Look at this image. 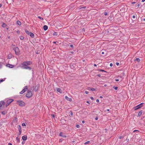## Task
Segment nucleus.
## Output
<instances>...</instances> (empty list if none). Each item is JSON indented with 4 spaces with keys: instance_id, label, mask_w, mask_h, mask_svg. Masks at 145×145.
Here are the masks:
<instances>
[{
    "instance_id": "nucleus-22",
    "label": "nucleus",
    "mask_w": 145,
    "mask_h": 145,
    "mask_svg": "<svg viewBox=\"0 0 145 145\" xmlns=\"http://www.w3.org/2000/svg\"><path fill=\"white\" fill-rule=\"evenodd\" d=\"M57 33L56 32H54L53 33V35L54 36H57Z\"/></svg>"
},
{
    "instance_id": "nucleus-14",
    "label": "nucleus",
    "mask_w": 145,
    "mask_h": 145,
    "mask_svg": "<svg viewBox=\"0 0 145 145\" xmlns=\"http://www.w3.org/2000/svg\"><path fill=\"white\" fill-rule=\"evenodd\" d=\"M48 28V26L46 25H44L43 26V29L44 31L46 30Z\"/></svg>"
},
{
    "instance_id": "nucleus-62",
    "label": "nucleus",
    "mask_w": 145,
    "mask_h": 145,
    "mask_svg": "<svg viewBox=\"0 0 145 145\" xmlns=\"http://www.w3.org/2000/svg\"><path fill=\"white\" fill-rule=\"evenodd\" d=\"M82 30L84 31H85V29L84 28H83V29H82Z\"/></svg>"
},
{
    "instance_id": "nucleus-37",
    "label": "nucleus",
    "mask_w": 145,
    "mask_h": 145,
    "mask_svg": "<svg viewBox=\"0 0 145 145\" xmlns=\"http://www.w3.org/2000/svg\"><path fill=\"white\" fill-rule=\"evenodd\" d=\"M141 5L140 3H138L137 4V6L138 7H140L141 6Z\"/></svg>"
},
{
    "instance_id": "nucleus-27",
    "label": "nucleus",
    "mask_w": 145,
    "mask_h": 145,
    "mask_svg": "<svg viewBox=\"0 0 145 145\" xmlns=\"http://www.w3.org/2000/svg\"><path fill=\"white\" fill-rule=\"evenodd\" d=\"M104 51L105 52V50H102L101 54H104Z\"/></svg>"
},
{
    "instance_id": "nucleus-57",
    "label": "nucleus",
    "mask_w": 145,
    "mask_h": 145,
    "mask_svg": "<svg viewBox=\"0 0 145 145\" xmlns=\"http://www.w3.org/2000/svg\"><path fill=\"white\" fill-rule=\"evenodd\" d=\"M82 123H84V121H82Z\"/></svg>"
},
{
    "instance_id": "nucleus-24",
    "label": "nucleus",
    "mask_w": 145,
    "mask_h": 145,
    "mask_svg": "<svg viewBox=\"0 0 145 145\" xmlns=\"http://www.w3.org/2000/svg\"><path fill=\"white\" fill-rule=\"evenodd\" d=\"M16 140L18 142H20L19 138L18 137H16Z\"/></svg>"
},
{
    "instance_id": "nucleus-47",
    "label": "nucleus",
    "mask_w": 145,
    "mask_h": 145,
    "mask_svg": "<svg viewBox=\"0 0 145 145\" xmlns=\"http://www.w3.org/2000/svg\"><path fill=\"white\" fill-rule=\"evenodd\" d=\"M110 67H112L113 66V64H112V63H110Z\"/></svg>"
},
{
    "instance_id": "nucleus-48",
    "label": "nucleus",
    "mask_w": 145,
    "mask_h": 145,
    "mask_svg": "<svg viewBox=\"0 0 145 145\" xmlns=\"http://www.w3.org/2000/svg\"><path fill=\"white\" fill-rule=\"evenodd\" d=\"M133 18H136V16H135V15H133Z\"/></svg>"
},
{
    "instance_id": "nucleus-26",
    "label": "nucleus",
    "mask_w": 145,
    "mask_h": 145,
    "mask_svg": "<svg viewBox=\"0 0 145 145\" xmlns=\"http://www.w3.org/2000/svg\"><path fill=\"white\" fill-rule=\"evenodd\" d=\"M113 88L115 90H116L118 89V87H117L114 86L113 87Z\"/></svg>"
},
{
    "instance_id": "nucleus-16",
    "label": "nucleus",
    "mask_w": 145,
    "mask_h": 145,
    "mask_svg": "<svg viewBox=\"0 0 145 145\" xmlns=\"http://www.w3.org/2000/svg\"><path fill=\"white\" fill-rule=\"evenodd\" d=\"M88 90H91V91H95V89L94 88H91L89 87H88Z\"/></svg>"
},
{
    "instance_id": "nucleus-50",
    "label": "nucleus",
    "mask_w": 145,
    "mask_h": 145,
    "mask_svg": "<svg viewBox=\"0 0 145 145\" xmlns=\"http://www.w3.org/2000/svg\"><path fill=\"white\" fill-rule=\"evenodd\" d=\"M119 81V80L118 79H115V81H116L117 82V81Z\"/></svg>"
},
{
    "instance_id": "nucleus-11",
    "label": "nucleus",
    "mask_w": 145,
    "mask_h": 145,
    "mask_svg": "<svg viewBox=\"0 0 145 145\" xmlns=\"http://www.w3.org/2000/svg\"><path fill=\"white\" fill-rule=\"evenodd\" d=\"M28 35H30V36L32 38H33L34 37V34L31 32H30Z\"/></svg>"
},
{
    "instance_id": "nucleus-28",
    "label": "nucleus",
    "mask_w": 145,
    "mask_h": 145,
    "mask_svg": "<svg viewBox=\"0 0 145 145\" xmlns=\"http://www.w3.org/2000/svg\"><path fill=\"white\" fill-rule=\"evenodd\" d=\"M5 80V79H0V83H1V82L4 81Z\"/></svg>"
},
{
    "instance_id": "nucleus-41",
    "label": "nucleus",
    "mask_w": 145,
    "mask_h": 145,
    "mask_svg": "<svg viewBox=\"0 0 145 145\" xmlns=\"http://www.w3.org/2000/svg\"><path fill=\"white\" fill-rule=\"evenodd\" d=\"M70 46L72 48H73L74 46H73L72 45V44Z\"/></svg>"
},
{
    "instance_id": "nucleus-17",
    "label": "nucleus",
    "mask_w": 145,
    "mask_h": 145,
    "mask_svg": "<svg viewBox=\"0 0 145 145\" xmlns=\"http://www.w3.org/2000/svg\"><path fill=\"white\" fill-rule=\"evenodd\" d=\"M28 89V88L27 86H25L24 88L22 91H27Z\"/></svg>"
},
{
    "instance_id": "nucleus-63",
    "label": "nucleus",
    "mask_w": 145,
    "mask_h": 145,
    "mask_svg": "<svg viewBox=\"0 0 145 145\" xmlns=\"http://www.w3.org/2000/svg\"><path fill=\"white\" fill-rule=\"evenodd\" d=\"M86 103H88L89 104V103L88 101H87Z\"/></svg>"
},
{
    "instance_id": "nucleus-21",
    "label": "nucleus",
    "mask_w": 145,
    "mask_h": 145,
    "mask_svg": "<svg viewBox=\"0 0 145 145\" xmlns=\"http://www.w3.org/2000/svg\"><path fill=\"white\" fill-rule=\"evenodd\" d=\"M17 24L19 25H20L21 24V22L19 21L18 20L17 21Z\"/></svg>"
},
{
    "instance_id": "nucleus-39",
    "label": "nucleus",
    "mask_w": 145,
    "mask_h": 145,
    "mask_svg": "<svg viewBox=\"0 0 145 145\" xmlns=\"http://www.w3.org/2000/svg\"><path fill=\"white\" fill-rule=\"evenodd\" d=\"M22 125L23 126H26L25 124V123H22Z\"/></svg>"
},
{
    "instance_id": "nucleus-59",
    "label": "nucleus",
    "mask_w": 145,
    "mask_h": 145,
    "mask_svg": "<svg viewBox=\"0 0 145 145\" xmlns=\"http://www.w3.org/2000/svg\"><path fill=\"white\" fill-rule=\"evenodd\" d=\"M8 144L10 145H12V144L11 143H8Z\"/></svg>"
},
{
    "instance_id": "nucleus-34",
    "label": "nucleus",
    "mask_w": 145,
    "mask_h": 145,
    "mask_svg": "<svg viewBox=\"0 0 145 145\" xmlns=\"http://www.w3.org/2000/svg\"><path fill=\"white\" fill-rule=\"evenodd\" d=\"M38 18H40V19L41 20H43V18H42V17H40V16H38Z\"/></svg>"
},
{
    "instance_id": "nucleus-7",
    "label": "nucleus",
    "mask_w": 145,
    "mask_h": 145,
    "mask_svg": "<svg viewBox=\"0 0 145 145\" xmlns=\"http://www.w3.org/2000/svg\"><path fill=\"white\" fill-rule=\"evenodd\" d=\"M65 98L67 101H68L71 102L72 101V98H69L67 96H65Z\"/></svg>"
},
{
    "instance_id": "nucleus-51",
    "label": "nucleus",
    "mask_w": 145,
    "mask_h": 145,
    "mask_svg": "<svg viewBox=\"0 0 145 145\" xmlns=\"http://www.w3.org/2000/svg\"><path fill=\"white\" fill-rule=\"evenodd\" d=\"M96 102L97 103H99V99H97L96 100Z\"/></svg>"
},
{
    "instance_id": "nucleus-45",
    "label": "nucleus",
    "mask_w": 145,
    "mask_h": 145,
    "mask_svg": "<svg viewBox=\"0 0 145 145\" xmlns=\"http://www.w3.org/2000/svg\"><path fill=\"white\" fill-rule=\"evenodd\" d=\"M116 64L118 66L119 65V63H116Z\"/></svg>"
},
{
    "instance_id": "nucleus-40",
    "label": "nucleus",
    "mask_w": 145,
    "mask_h": 145,
    "mask_svg": "<svg viewBox=\"0 0 145 145\" xmlns=\"http://www.w3.org/2000/svg\"><path fill=\"white\" fill-rule=\"evenodd\" d=\"M107 14V12H104V15L105 16Z\"/></svg>"
},
{
    "instance_id": "nucleus-30",
    "label": "nucleus",
    "mask_w": 145,
    "mask_h": 145,
    "mask_svg": "<svg viewBox=\"0 0 145 145\" xmlns=\"http://www.w3.org/2000/svg\"><path fill=\"white\" fill-rule=\"evenodd\" d=\"M89 142H90V141H88L87 142H85V143H84V144H88L89 143Z\"/></svg>"
},
{
    "instance_id": "nucleus-49",
    "label": "nucleus",
    "mask_w": 145,
    "mask_h": 145,
    "mask_svg": "<svg viewBox=\"0 0 145 145\" xmlns=\"http://www.w3.org/2000/svg\"><path fill=\"white\" fill-rule=\"evenodd\" d=\"M88 91H86L85 93L86 94H88Z\"/></svg>"
},
{
    "instance_id": "nucleus-8",
    "label": "nucleus",
    "mask_w": 145,
    "mask_h": 145,
    "mask_svg": "<svg viewBox=\"0 0 145 145\" xmlns=\"http://www.w3.org/2000/svg\"><path fill=\"white\" fill-rule=\"evenodd\" d=\"M40 87V85L37 84L35 88V91H37Z\"/></svg>"
},
{
    "instance_id": "nucleus-54",
    "label": "nucleus",
    "mask_w": 145,
    "mask_h": 145,
    "mask_svg": "<svg viewBox=\"0 0 145 145\" xmlns=\"http://www.w3.org/2000/svg\"><path fill=\"white\" fill-rule=\"evenodd\" d=\"M2 5V4H0V8L1 7Z\"/></svg>"
},
{
    "instance_id": "nucleus-33",
    "label": "nucleus",
    "mask_w": 145,
    "mask_h": 145,
    "mask_svg": "<svg viewBox=\"0 0 145 145\" xmlns=\"http://www.w3.org/2000/svg\"><path fill=\"white\" fill-rule=\"evenodd\" d=\"M57 91H62V90L59 88H57Z\"/></svg>"
},
{
    "instance_id": "nucleus-4",
    "label": "nucleus",
    "mask_w": 145,
    "mask_h": 145,
    "mask_svg": "<svg viewBox=\"0 0 145 145\" xmlns=\"http://www.w3.org/2000/svg\"><path fill=\"white\" fill-rule=\"evenodd\" d=\"M14 50L15 52V54L17 55H19L20 54V50L19 49L18 47H16L14 49Z\"/></svg>"
},
{
    "instance_id": "nucleus-46",
    "label": "nucleus",
    "mask_w": 145,
    "mask_h": 145,
    "mask_svg": "<svg viewBox=\"0 0 145 145\" xmlns=\"http://www.w3.org/2000/svg\"><path fill=\"white\" fill-rule=\"evenodd\" d=\"M20 134H21L22 133V130H19Z\"/></svg>"
},
{
    "instance_id": "nucleus-19",
    "label": "nucleus",
    "mask_w": 145,
    "mask_h": 145,
    "mask_svg": "<svg viewBox=\"0 0 145 145\" xmlns=\"http://www.w3.org/2000/svg\"><path fill=\"white\" fill-rule=\"evenodd\" d=\"M25 33H26L27 34H28V35H29V33L30 32H29V31H28L27 30V29H25Z\"/></svg>"
},
{
    "instance_id": "nucleus-20",
    "label": "nucleus",
    "mask_w": 145,
    "mask_h": 145,
    "mask_svg": "<svg viewBox=\"0 0 145 145\" xmlns=\"http://www.w3.org/2000/svg\"><path fill=\"white\" fill-rule=\"evenodd\" d=\"M135 60H136L138 62H139L140 61V59L138 58H137L135 59Z\"/></svg>"
},
{
    "instance_id": "nucleus-32",
    "label": "nucleus",
    "mask_w": 145,
    "mask_h": 145,
    "mask_svg": "<svg viewBox=\"0 0 145 145\" xmlns=\"http://www.w3.org/2000/svg\"><path fill=\"white\" fill-rule=\"evenodd\" d=\"M20 38L21 40H23V39H24V37H23V36H21V37H20Z\"/></svg>"
},
{
    "instance_id": "nucleus-6",
    "label": "nucleus",
    "mask_w": 145,
    "mask_h": 145,
    "mask_svg": "<svg viewBox=\"0 0 145 145\" xmlns=\"http://www.w3.org/2000/svg\"><path fill=\"white\" fill-rule=\"evenodd\" d=\"M144 104L143 103H142L134 107V109L135 110H136L137 109H138L142 107V106H141V105L142 104Z\"/></svg>"
},
{
    "instance_id": "nucleus-38",
    "label": "nucleus",
    "mask_w": 145,
    "mask_h": 145,
    "mask_svg": "<svg viewBox=\"0 0 145 145\" xmlns=\"http://www.w3.org/2000/svg\"><path fill=\"white\" fill-rule=\"evenodd\" d=\"M112 17L111 16H109V17H108V18L110 19V20H111V19H112Z\"/></svg>"
},
{
    "instance_id": "nucleus-13",
    "label": "nucleus",
    "mask_w": 145,
    "mask_h": 145,
    "mask_svg": "<svg viewBox=\"0 0 145 145\" xmlns=\"http://www.w3.org/2000/svg\"><path fill=\"white\" fill-rule=\"evenodd\" d=\"M4 101H1L0 102V108L1 107L2 105H4Z\"/></svg>"
},
{
    "instance_id": "nucleus-64",
    "label": "nucleus",
    "mask_w": 145,
    "mask_h": 145,
    "mask_svg": "<svg viewBox=\"0 0 145 145\" xmlns=\"http://www.w3.org/2000/svg\"><path fill=\"white\" fill-rule=\"evenodd\" d=\"M53 43H54V44H56V42L54 41L53 42Z\"/></svg>"
},
{
    "instance_id": "nucleus-5",
    "label": "nucleus",
    "mask_w": 145,
    "mask_h": 145,
    "mask_svg": "<svg viewBox=\"0 0 145 145\" xmlns=\"http://www.w3.org/2000/svg\"><path fill=\"white\" fill-rule=\"evenodd\" d=\"M32 95V93L31 91H28L26 95V96L27 97L29 98L31 97Z\"/></svg>"
},
{
    "instance_id": "nucleus-1",
    "label": "nucleus",
    "mask_w": 145,
    "mask_h": 145,
    "mask_svg": "<svg viewBox=\"0 0 145 145\" xmlns=\"http://www.w3.org/2000/svg\"><path fill=\"white\" fill-rule=\"evenodd\" d=\"M32 62L30 61H25L21 64L20 67L22 69L31 70L32 68L28 66L31 64Z\"/></svg>"
},
{
    "instance_id": "nucleus-36",
    "label": "nucleus",
    "mask_w": 145,
    "mask_h": 145,
    "mask_svg": "<svg viewBox=\"0 0 145 145\" xmlns=\"http://www.w3.org/2000/svg\"><path fill=\"white\" fill-rule=\"evenodd\" d=\"M76 127L77 128H79L80 127V126L79 125H76Z\"/></svg>"
},
{
    "instance_id": "nucleus-61",
    "label": "nucleus",
    "mask_w": 145,
    "mask_h": 145,
    "mask_svg": "<svg viewBox=\"0 0 145 145\" xmlns=\"http://www.w3.org/2000/svg\"><path fill=\"white\" fill-rule=\"evenodd\" d=\"M142 2H144L145 1V0H142Z\"/></svg>"
},
{
    "instance_id": "nucleus-31",
    "label": "nucleus",
    "mask_w": 145,
    "mask_h": 145,
    "mask_svg": "<svg viewBox=\"0 0 145 145\" xmlns=\"http://www.w3.org/2000/svg\"><path fill=\"white\" fill-rule=\"evenodd\" d=\"M142 21H145V18H144L143 17H142Z\"/></svg>"
},
{
    "instance_id": "nucleus-53",
    "label": "nucleus",
    "mask_w": 145,
    "mask_h": 145,
    "mask_svg": "<svg viewBox=\"0 0 145 145\" xmlns=\"http://www.w3.org/2000/svg\"><path fill=\"white\" fill-rule=\"evenodd\" d=\"M90 99H91V100H93V97H90Z\"/></svg>"
},
{
    "instance_id": "nucleus-15",
    "label": "nucleus",
    "mask_w": 145,
    "mask_h": 145,
    "mask_svg": "<svg viewBox=\"0 0 145 145\" xmlns=\"http://www.w3.org/2000/svg\"><path fill=\"white\" fill-rule=\"evenodd\" d=\"M6 26H7V25H6V24H5V23H3L2 25V27H3L4 28L6 27Z\"/></svg>"
},
{
    "instance_id": "nucleus-3",
    "label": "nucleus",
    "mask_w": 145,
    "mask_h": 145,
    "mask_svg": "<svg viewBox=\"0 0 145 145\" xmlns=\"http://www.w3.org/2000/svg\"><path fill=\"white\" fill-rule=\"evenodd\" d=\"M7 104L6 105V106H8L14 101V100L12 99H7Z\"/></svg>"
},
{
    "instance_id": "nucleus-23",
    "label": "nucleus",
    "mask_w": 145,
    "mask_h": 145,
    "mask_svg": "<svg viewBox=\"0 0 145 145\" xmlns=\"http://www.w3.org/2000/svg\"><path fill=\"white\" fill-rule=\"evenodd\" d=\"M17 128L19 130H22L21 127L20 125H18V126Z\"/></svg>"
},
{
    "instance_id": "nucleus-44",
    "label": "nucleus",
    "mask_w": 145,
    "mask_h": 145,
    "mask_svg": "<svg viewBox=\"0 0 145 145\" xmlns=\"http://www.w3.org/2000/svg\"><path fill=\"white\" fill-rule=\"evenodd\" d=\"M97 76H98V77H101V75L100 74H97Z\"/></svg>"
},
{
    "instance_id": "nucleus-29",
    "label": "nucleus",
    "mask_w": 145,
    "mask_h": 145,
    "mask_svg": "<svg viewBox=\"0 0 145 145\" xmlns=\"http://www.w3.org/2000/svg\"><path fill=\"white\" fill-rule=\"evenodd\" d=\"M99 71H103V72H106V71H105L104 70H102V69H99Z\"/></svg>"
},
{
    "instance_id": "nucleus-60",
    "label": "nucleus",
    "mask_w": 145,
    "mask_h": 145,
    "mask_svg": "<svg viewBox=\"0 0 145 145\" xmlns=\"http://www.w3.org/2000/svg\"><path fill=\"white\" fill-rule=\"evenodd\" d=\"M135 2H133L132 3V4H135Z\"/></svg>"
},
{
    "instance_id": "nucleus-43",
    "label": "nucleus",
    "mask_w": 145,
    "mask_h": 145,
    "mask_svg": "<svg viewBox=\"0 0 145 145\" xmlns=\"http://www.w3.org/2000/svg\"><path fill=\"white\" fill-rule=\"evenodd\" d=\"M70 115L71 116H72L73 115V113L72 112H71Z\"/></svg>"
},
{
    "instance_id": "nucleus-18",
    "label": "nucleus",
    "mask_w": 145,
    "mask_h": 145,
    "mask_svg": "<svg viewBox=\"0 0 145 145\" xmlns=\"http://www.w3.org/2000/svg\"><path fill=\"white\" fill-rule=\"evenodd\" d=\"M8 59H10L12 57V55L11 54H9L8 56Z\"/></svg>"
},
{
    "instance_id": "nucleus-35",
    "label": "nucleus",
    "mask_w": 145,
    "mask_h": 145,
    "mask_svg": "<svg viewBox=\"0 0 145 145\" xmlns=\"http://www.w3.org/2000/svg\"><path fill=\"white\" fill-rule=\"evenodd\" d=\"M25 91H21L20 93V94H23Z\"/></svg>"
},
{
    "instance_id": "nucleus-42",
    "label": "nucleus",
    "mask_w": 145,
    "mask_h": 145,
    "mask_svg": "<svg viewBox=\"0 0 145 145\" xmlns=\"http://www.w3.org/2000/svg\"><path fill=\"white\" fill-rule=\"evenodd\" d=\"M123 138V136H121L119 138L120 139H122Z\"/></svg>"
},
{
    "instance_id": "nucleus-56",
    "label": "nucleus",
    "mask_w": 145,
    "mask_h": 145,
    "mask_svg": "<svg viewBox=\"0 0 145 145\" xmlns=\"http://www.w3.org/2000/svg\"><path fill=\"white\" fill-rule=\"evenodd\" d=\"M1 63H0V68H1Z\"/></svg>"
},
{
    "instance_id": "nucleus-52",
    "label": "nucleus",
    "mask_w": 145,
    "mask_h": 145,
    "mask_svg": "<svg viewBox=\"0 0 145 145\" xmlns=\"http://www.w3.org/2000/svg\"><path fill=\"white\" fill-rule=\"evenodd\" d=\"M52 115V116L53 117V118H54L55 116H54V114H52V115Z\"/></svg>"
},
{
    "instance_id": "nucleus-55",
    "label": "nucleus",
    "mask_w": 145,
    "mask_h": 145,
    "mask_svg": "<svg viewBox=\"0 0 145 145\" xmlns=\"http://www.w3.org/2000/svg\"><path fill=\"white\" fill-rule=\"evenodd\" d=\"M98 119V118L97 117H96L95 118V120H97Z\"/></svg>"
},
{
    "instance_id": "nucleus-2",
    "label": "nucleus",
    "mask_w": 145,
    "mask_h": 145,
    "mask_svg": "<svg viewBox=\"0 0 145 145\" xmlns=\"http://www.w3.org/2000/svg\"><path fill=\"white\" fill-rule=\"evenodd\" d=\"M15 101L18 103V105L20 106H23L25 105V103L22 100H17Z\"/></svg>"
},
{
    "instance_id": "nucleus-12",
    "label": "nucleus",
    "mask_w": 145,
    "mask_h": 145,
    "mask_svg": "<svg viewBox=\"0 0 145 145\" xmlns=\"http://www.w3.org/2000/svg\"><path fill=\"white\" fill-rule=\"evenodd\" d=\"M6 66L10 68H12L13 67L14 65H10L9 64H7L6 65Z\"/></svg>"
},
{
    "instance_id": "nucleus-25",
    "label": "nucleus",
    "mask_w": 145,
    "mask_h": 145,
    "mask_svg": "<svg viewBox=\"0 0 145 145\" xmlns=\"http://www.w3.org/2000/svg\"><path fill=\"white\" fill-rule=\"evenodd\" d=\"M142 112L141 111H140L139 112H138V115L139 116H140L142 114Z\"/></svg>"
},
{
    "instance_id": "nucleus-9",
    "label": "nucleus",
    "mask_w": 145,
    "mask_h": 145,
    "mask_svg": "<svg viewBox=\"0 0 145 145\" xmlns=\"http://www.w3.org/2000/svg\"><path fill=\"white\" fill-rule=\"evenodd\" d=\"M22 138L24 140H26L27 139V136L25 135L23 136L22 137Z\"/></svg>"
},
{
    "instance_id": "nucleus-58",
    "label": "nucleus",
    "mask_w": 145,
    "mask_h": 145,
    "mask_svg": "<svg viewBox=\"0 0 145 145\" xmlns=\"http://www.w3.org/2000/svg\"><path fill=\"white\" fill-rule=\"evenodd\" d=\"M94 66H95V67H97V65H96L95 64H94Z\"/></svg>"
},
{
    "instance_id": "nucleus-10",
    "label": "nucleus",
    "mask_w": 145,
    "mask_h": 145,
    "mask_svg": "<svg viewBox=\"0 0 145 145\" xmlns=\"http://www.w3.org/2000/svg\"><path fill=\"white\" fill-rule=\"evenodd\" d=\"M59 136L62 137H63L66 138L67 137V136L66 135H63V133L62 132H61L59 133Z\"/></svg>"
}]
</instances>
